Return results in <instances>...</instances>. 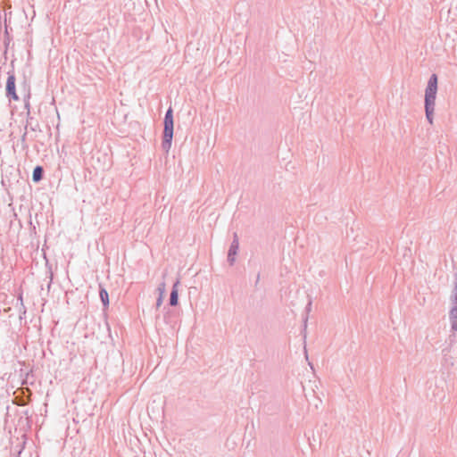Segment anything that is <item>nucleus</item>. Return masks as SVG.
<instances>
[{
  "label": "nucleus",
  "instance_id": "nucleus-1",
  "mask_svg": "<svg viewBox=\"0 0 457 457\" xmlns=\"http://www.w3.org/2000/svg\"><path fill=\"white\" fill-rule=\"evenodd\" d=\"M437 92V76L432 74L429 77L425 90V112L426 118L430 124H433L434 111L436 105V96Z\"/></svg>",
  "mask_w": 457,
  "mask_h": 457
},
{
  "label": "nucleus",
  "instance_id": "nucleus-2",
  "mask_svg": "<svg viewBox=\"0 0 457 457\" xmlns=\"http://www.w3.org/2000/svg\"><path fill=\"white\" fill-rule=\"evenodd\" d=\"M164 129H163V137H162V149L168 153L171 147V142L173 138V111L171 107H170L164 117Z\"/></svg>",
  "mask_w": 457,
  "mask_h": 457
},
{
  "label": "nucleus",
  "instance_id": "nucleus-3",
  "mask_svg": "<svg viewBox=\"0 0 457 457\" xmlns=\"http://www.w3.org/2000/svg\"><path fill=\"white\" fill-rule=\"evenodd\" d=\"M239 248V240L237 233L233 235V240L228 249V262L230 265L235 263L236 258L235 256L237 254Z\"/></svg>",
  "mask_w": 457,
  "mask_h": 457
},
{
  "label": "nucleus",
  "instance_id": "nucleus-4",
  "mask_svg": "<svg viewBox=\"0 0 457 457\" xmlns=\"http://www.w3.org/2000/svg\"><path fill=\"white\" fill-rule=\"evenodd\" d=\"M6 92L13 100L17 101L19 99L15 91V77L13 75H10L7 79Z\"/></svg>",
  "mask_w": 457,
  "mask_h": 457
},
{
  "label": "nucleus",
  "instance_id": "nucleus-5",
  "mask_svg": "<svg viewBox=\"0 0 457 457\" xmlns=\"http://www.w3.org/2000/svg\"><path fill=\"white\" fill-rule=\"evenodd\" d=\"M179 283H180L179 279H177V281L173 284L172 290H171L170 295V305H171V306H176L179 303L178 287H179Z\"/></svg>",
  "mask_w": 457,
  "mask_h": 457
},
{
  "label": "nucleus",
  "instance_id": "nucleus-6",
  "mask_svg": "<svg viewBox=\"0 0 457 457\" xmlns=\"http://www.w3.org/2000/svg\"><path fill=\"white\" fill-rule=\"evenodd\" d=\"M449 319L452 331H457V306H452L449 312Z\"/></svg>",
  "mask_w": 457,
  "mask_h": 457
},
{
  "label": "nucleus",
  "instance_id": "nucleus-7",
  "mask_svg": "<svg viewBox=\"0 0 457 457\" xmlns=\"http://www.w3.org/2000/svg\"><path fill=\"white\" fill-rule=\"evenodd\" d=\"M42 176H43L42 167L37 166L33 170V175H32L33 180L35 182H38L42 179Z\"/></svg>",
  "mask_w": 457,
  "mask_h": 457
},
{
  "label": "nucleus",
  "instance_id": "nucleus-8",
  "mask_svg": "<svg viewBox=\"0 0 457 457\" xmlns=\"http://www.w3.org/2000/svg\"><path fill=\"white\" fill-rule=\"evenodd\" d=\"M452 306H457V275L455 276L454 287L451 295Z\"/></svg>",
  "mask_w": 457,
  "mask_h": 457
},
{
  "label": "nucleus",
  "instance_id": "nucleus-9",
  "mask_svg": "<svg viewBox=\"0 0 457 457\" xmlns=\"http://www.w3.org/2000/svg\"><path fill=\"white\" fill-rule=\"evenodd\" d=\"M157 291L159 293V295H165V292H166V284L165 282H162L158 285L157 287Z\"/></svg>",
  "mask_w": 457,
  "mask_h": 457
},
{
  "label": "nucleus",
  "instance_id": "nucleus-10",
  "mask_svg": "<svg viewBox=\"0 0 457 457\" xmlns=\"http://www.w3.org/2000/svg\"><path fill=\"white\" fill-rule=\"evenodd\" d=\"M100 296L104 304L106 305L109 303L108 293L105 290H101Z\"/></svg>",
  "mask_w": 457,
  "mask_h": 457
},
{
  "label": "nucleus",
  "instance_id": "nucleus-11",
  "mask_svg": "<svg viewBox=\"0 0 457 457\" xmlns=\"http://www.w3.org/2000/svg\"><path fill=\"white\" fill-rule=\"evenodd\" d=\"M163 298L164 296L163 295H159L157 300H156V308L158 309L162 304V302H163Z\"/></svg>",
  "mask_w": 457,
  "mask_h": 457
},
{
  "label": "nucleus",
  "instance_id": "nucleus-12",
  "mask_svg": "<svg viewBox=\"0 0 457 457\" xmlns=\"http://www.w3.org/2000/svg\"><path fill=\"white\" fill-rule=\"evenodd\" d=\"M311 307H312V301H309L307 306H306V312L307 313L311 311Z\"/></svg>",
  "mask_w": 457,
  "mask_h": 457
},
{
  "label": "nucleus",
  "instance_id": "nucleus-13",
  "mask_svg": "<svg viewBox=\"0 0 457 457\" xmlns=\"http://www.w3.org/2000/svg\"><path fill=\"white\" fill-rule=\"evenodd\" d=\"M307 320H308V318L306 316L304 319V329H306V327H307Z\"/></svg>",
  "mask_w": 457,
  "mask_h": 457
}]
</instances>
